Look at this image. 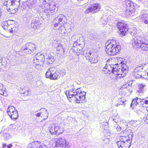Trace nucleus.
<instances>
[{
	"label": "nucleus",
	"instance_id": "nucleus-39",
	"mask_svg": "<svg viewBox=\"0 0 148 148\" xmlns=\"http://www.w3.org/2000/svg\"><path fill=\"white\" fill-rule=\"evenodd\" d=\"M84 56L87 58L90 57L91 55V53L90 51H84Z\"/></svg>",
	"mask_w": 148,
	"mask_h": 148
},
{
	"label": "nucleus",
	"instance_id": "nucleus-20",
	"mask_svg": "<svg viewBox=\"0 0 148 148\" xmlns=\"http://www.w3.org/2000/svg\"><path fill=\"white\" fill-rule=\"evenodd\" d=\"M38 17L36 16L33 18L32 20L31 26L34 29H39L40 25V23L38 21Z\"/></svg>",
	"mask_w": 148,
	"mask_h": 148
},
{
	"label": "nucleus",
	"instance_id": "nucleus-27",
	"mask_svg": "<svg viewBox=\"0 0 148 148\" xmlns=\"http://www.w3.org/2000/svg\"><path fill=\"white\" fill-rule=\"evenodd\" d=\"M43 63L41 62L39 63L38 62H34L33 65L36 68L40 69H41L43 67Z\"/></svg>",
	"mask_w": 148,
	"mask_h": 148
},
{
	"label": "nucleus",
	"instance_id": "nucleus-32",
	"mask_svg": "<svg viewBox=\"0 0 148 148\" xmlns=\"http://www.w3.org/2000/svg\"><path fill=\"white\" fill-rule=\"evenodd\" d=\"M81 44L80 43H78L77 42V41H75L74 42L73 44V46L72 47V49H73L74 50H76V49H75L76 48H78V49H79L78 48Z\"/></svg>",
	"mask_w": 148,
	"mask_h": 148
},
{
	"label": "nucleus",
	"instance_id": "nucleus-2",
	"mask_svg": "<svg viewBox=\"0 0 148 148\" xmlns=\"http://www.w3.org/2000/svg\"><path fill=\"white\" fill-rule=\"evenodd\" d=\"M20 0H5L3 7L10 13H15L18 11L20 5Z\"/></svg>",
	"mask_w": 148,
	"mask_h": 148
},
{
	"label": "nucleus",
	"instance_id": "nucleus-44",
	"mask_svg": "<svg viewBox=\"0 0 148 148\" xmlns=\"http://www.w3.org/2000/svg\"><path fill=\"white\" fill-rule=\"evenodd\" d=\"M144 121L146 123L148 124V114L147 117L145 118Z\"/></svg>",
	"mask_w": 148,
	"mask_h": 148
},
{
	"label": "nucleus",
	"instance_id": "nucleus-45",
	"mask_svg": "<svg viewBox=\"0 0 148 148\" xmlns=\"http://www.w3.org/2000/svg\"><path fill=\"white\" fill-rule=\"evenodd\" d=\"M34 114L36 115V116L39 117L41 116V112H39L37 113L36 114Z\"/></svg>",
	"mask_w": 148,
	"mask_h": 148
},
{
	"label": "nucleus",
	"instance_id": "nucleus-8",
	"mask_svg": "<svg viewBox=\"0 0 148 148\" xmlns=\"http://www.w3.org/2000/svg\"><path fill=\"white\" fill-rule=\"evenodd\" d=\"M128 69L127 66L125 64L122 66L121 69L117 67V68H115L113 70L115 75H118V76L120 78H122L126 75V74L128 72Z\"/></svg>",
	"mask_w": 148,
	"mask_h": 148
},
{
	"label": "nucleus",
	"instance_id": "nucleus-56",
	"mask_svg": "<svg viewBox=\"0 0 148 148\" xmlns=\"http://www.w3.org/2000/svg\"><path fill=\"white\" fill-rule=\"evenodd\" d=\"M1 134V133H0V134Z\"/></svg>",
	"mask_w": 148,
	"mask_h": 148
},
{
	"label": "nucleus",
	"instance_id": "nucleus-17",
	"mask_svg": "<svg viewBox=\"0 0 148 148\" xmlns=\"http://www.w3.org/2000/svg\"><path fill=\"white\" fill-rule=\"evenodd\" d=\"M100 8L101 6L100 4L95 3L93 4L91 7L87 8L85 11V13L86 14L90 12L93 13H96L99 11Z\"/></svg>",
	"mask_w": 148,
	"mask_h": 148
},
{
	"label": "nucleus",
	"instance_id": "nucleus-38",
	"mask_svg": "<svg viewBox=\"0 0 148 148\" xmlns=\"http://www.w3.org/2000/svg\"><path fill=\"white\" fill-rule=\"evenodd\" d=\"M137 104V102L136 101V99H134L132 100L130 106L132 108H134Z\"/></svg>",
	"mask_w": 148,
	"mask_h": 148
},
{
	"label": "nucleus",
	"instance_id": "nucleus-6",
	"mask_svg": "<svg viewBox=\"0 0 148 148\" xmlns=\"http://www.w3.org/2000/svg\"><path fill=\"white\" fill-rule=\"evenodd\" d=\"M146 66L142 65L136 67L134 70L133 75L136 78H141L143 79H147L145 75L146 72H145L146 70L145 67Z\"/></svg>",
	"mask_w": 148,
	"mask_h": 148
},
{
	"label": "nucleus",
	"instance_id": "nucleus-43",
	"mask_svg": "<svg viewBox=\"0 0 148 148\" xmlns=\"http://www.w3.org/2000/svg\"><path fill=\"white\" fill-rule=\"evenodd\" d=\"M129 84L128 83H126L125 84L123 85L122 88H125L127 87L129 85Z\"/></svg>",
	"mask_w": 148,
	"mask_h": 148
},
{
	"label": "nucleus",
	"instance_id": "nucleus-42",
	"mask_svg": "<svg viewBox=\"0 0 148 148\" xmlns=\"http://www.w3.org/2000/svg\"><path fill=\"white\" fill-rule=\"evenodd\" d=\"M76 35H73L71 38V40L73 41V42H75V41H76Z\"/></svg>",
	"mask_w": 148,
	"mask_h": 148
},
{
	"label": "nucleus",
	"instance_id": "nucleus-10",
	"mask_svg": "<svg viewBox=\"0 0 148 148\" xmlns=\"http://www.w3.org/2000/svg\"><path fill=\"white\" fill-rule=\"evenodd\" d=\"M36 50L35 45L33 43L29 42L24 45L22 48V52L25 53H34Z\"/></svg>",
	"mask_w": 148,
	"mask_h": 148
},
{
	"label": "nucleus",
	"instance_id": "nucleus-25",
	"mask_svg": "<svg viewBox=\"0 0 148 148\" xmlns=\"http://www.w3.org/2000/svg\"><path fill=\"white\" fill-rule=\"evenodd\" d=\"M116 68L114 67H112L110 65L107 66H106L105 68L103 69V71H105L107 72V73H110V72L111 71L112 73L115 74V73L113 72V69H114Z\"/></svg>",
	"mask_w": 148,
	"mask_h": 148
},
{
	"label": "nucleus",
	"instance_id": "nucleus-46",
	"mask_svg": "<svg viewBox=\"0 0 148 148\" xmlns=\"http://www.w3.org/2000/svg\"><path fill=\"white\" fill-rule=\"evenodd\" d=\"M142 101H143V102L145 103L146 104H148V101L147 100H145L144 99H143Z\"/></svg>",
	"mask_w": 148,
	"mask_h": 148
},
{
	"label": "nucleus",
	"instance_id": "nucleus-49",
	"mask_svg": "<svg viewBox=\"0 0 148 148\" xmlns=\"http://www.w3.org/2000/svg\"><path fill=\"white\" fill-rule=\"evenodd\" d=\"M103 24L104 25H105L107 24V22L106 21H105L104 23H103Z\"/></svg>",
	"mask_w": 148,
	"mask_h": 148
},
{
	"label": "nucleus",
	"instance_id": "nucleus-22",
	"mask_svg": "<svg viewBox=\"0 0 148 148\" xmlns=\"http://www.w3.org/2000/svg\"><path fill=\"white\" fill-rule=\"evenodd\" d=\"M45 59L47 64H52L54 61L53 57L50 54L45 55Z\"/></svg>",
	"mask_w": 148,
	"mask_h": 148
},
{
	"label": "nucleus",
	"instance_id": "nucleus-5",
	"mask_svg": "<svg viewBox=\"0 0 148 148\" xmlns=\"http://www.w3.org/2000/svg\"><path fill=\"white\" fill-rule=\"evenodd\" d=\"M65 72L62 71H58L54 68H51L48 69L46 73L47 78L52 80H56L59 78L62 74L63 76L65 74Z\"/></svg>",
	"mask_w": 148,
	"mask_h": 148
},
{
	"label": "nucleus",
	"instance_id": "nucleus-47",
	"mask_svg": "<svg viewBox=\"0 0 148 148\" xmlns=\"http://www.w3.org/2000/svg\"><path fill=\"white\" fill-rule=\"evenodd\" d=\"M7 147L8 148H10L12 147V144H9L7 146Z\"/></svg>",
	"mask_w": 148,
	"mask_h": 148
},
{
	"label": "nucleus",
	"instance_id": "nucleus-12",
	"mask_svg": "<svg viewBox=\"0 0 148 148\" xmlns=\"http://www.w3.org/2000/svg\"><path fill=\"white\" fill-rule=\"evenodd\" d=\"M7 114L12 120H16L18 117L17 111L13 106H10L7 109Z\"/></svg>",
	"mask_w": 148,
	"mask_h": 148
},
{
	"label": "nucleus",
	"instance_id": "nucleus-31",
	"mask_svg": "<svg viewBox=\"0 0 148 148\" xmlns=\"http://www.w3.org/2000/svg\"><path fill=\"white\" fill-rule=\"evenodd\" d=\"M8 22L7 21L3 22L2 26L4 29H9L8 27H10V26L11 25V24L10 25V24H8Z\"/></svg>",
	"mask_w": 148,
	"mask_h": 148
},
{
	"label": "nucleus",
	"instance_id": "nucleus-7",
	"mask_svg": "<svg viewBox=\"0 0 148 148\" xmlns=\"http://www.w3.org/2000/svg\"><path fill=\"white\" fill-rule=\"evenodd\" d=\"M36 1V0H28L27 1V6L29 10V13H27V15L29 18L34 16V14L37 11Z\"/></svg>",
	"mask_w": 148,
	"mask_h": 148
},
{
	"label": "nucleus",
	"instance_id": "nucleus-14",
	"mask_svg": "<svg viewBox=\"0 0 148 148\" xmlns=\"http://www.w3.org/2000/svg\"><path fill=\"white\" fill-rule=\"evenodd\" d=\"M56 6L54 5H50L49 6H47L42 10L44 12V14H45L48 17L50 15H53L55 13Z\"/></svg>",
	"mask_w": 148,
	"mask_h": 148
},
{
	"label": "nucleus",
	"instance_id": "nucleus-53",
	"mask_svg": "<svg viewBox=\"0 0 148 148\" xmlns=\"http://www.w3.org/2000/svg\"><path fill=\"white\" fill-rule=\"evenodd\" d=\"M113 120H114V122H115L116 123V121H115V119H113Z\"/></svg>",
	"mask_w": 148,
	"mask_h": 148
},
{
	"label": "nucleus",
	"instance_id": "nucleus-9",
	"mask_svg": "<svg viewBox=\"0 0 148 148\" xmlns=\"http://www.w3.org/2000/svg\"><path fill=\"white\" fill-rule=\"evenodd\" d=\"M136 4L133 2H126V6L127 9L126 10L125 14L127 16H132L134 15L135 6Z\"/></svg>",
	"mask_w": 148,
	"mask_h": 148
},
{
	"label": "nucleus",
	"instance_id": "nucleus-24",
	"mask_svg": "<svg viewBox=\"0 0 148 148\" xmlns=\"http://www.w3.org/2000/svg\"><path fill=\"white\" fill-rule=\"evenodd\" d=\"M42 109L43 110V112H41V116L43 118V120H45L48 118L49 114V112L45 108H42Z\"/></svg>",
	"mask_w": 148,
	"mask_h": 148
},
{
	"label": "nucleus",
	"instance_id": "nucleus-19",
	"mask_svg": "<svg viewBox=\"0 0 148 148\" xmlns=\"http://www.w3.org/2000/svg\"><path fill=\"white\" fill-rule=\"evenodd\" d=\"M79 90L71 88L69 90H67L66 92V95L68 98H71L73 97L75 98L76 95L79 93L80 91Z\"/></svg>",
	"mask_w": 148,
	"mask_h": 148
},
{
	"label": "nucleus",
	"instance_id": "nucleus-51",
	"mask_svg": "<svg viewBox=\"0 0 148 148\" xmlns=\"http://www.w3.org/2000/svg\"><path fill=\"white\" fill-rule=\"evenodd\" d=\"M131 135L132 136V135H133V132H131Z\"/></svg>",
	"mask_w": 148,
	"mask_h": 148
},
{
	"label": "nucleus",
	"instance_id": "nucleus-26",
	"mask_svg": "<svg viewBox=\"0 0 148 148\" xmlns=\"http://www.w3.org/2000/svg\"><path fill=\"white\" fill-rule=\"evenodd\" d=\"M146 84L145 83L140 84L138 85V92L140 93L143 92L146 87Z\"/></svg>",
	"mask_w": 148,
	"mask_h": 148
},
{
	"label": "nucleus",
	"instance_id": "nucleus-30",
	"mask_svg": "<svg viewBox=\"0 0 148 148\" xmlns=\"http://www.w3.org/2000/svg\"><path fill=\"white\" fill-rule=\"evenodd\" d=\"M58 30L60 33L61 34H64L66 33V29L64 26L61 25L60 27L59 28Z\"/></svg>",
	"mask_w": 148,
	"mask_h": 148
},
{
	"label": "nucleus",
	"instance_id": "nucleus-18",
	"mask_svg": "<svg viewBox=\"0 0 148 148\" xmlns=\"http://www.w3.org/2000/svg\"><path fill=\"white\" fill-rule=\"evenodd\" d=\"M65 17L64 15L62 14H60L58 17L55 18L54 20L55 24L54 26L56 27L58 26V24L61 25L65 23L64 19Z\"/></svg>",
	"mask_w": 148,
	"mask_h": 148
},
{
	"label": "nucleus",
	"instance_id": "nucleus-36",
	"mask_svg": "<svg viewBox=\"0 0 148 148\" xmlns=\"http://www.w3.org/2000/svg\"><path fill=\"white\" fill-rule=\"evenodd\" d=\"M126 101L124 97L120 98L119 99L118 102L119 105H123L124 104L125 102Z\"/></svg>",
	"mask_w": 148,
	"mask_h": 148
},
{
	"label": "nucleus",
	"instance_id": "nucleus-33",
	"mask_svg": "<svg viewBox=\"0 0 148 148\" xmlns=\"http://www.w3.org/2000/svg\"><path fill=\"white\" fill-rule=\"evenodd\" d=\"M110 141L109 139L106 136L103 137L102 139V142L104 144H108Z\"/></svg>",
	"mask_w": 148,
	"mask_h": 148
},
{
	"label": "nucleus",
	"instance_id": "nucleus-34",
	"mask_svg": "<svg viewBox=\"0 0 148 148\" xmlns=\"http://www.w3.org/2000/svg\"><path fill=\"white\" fill-rule=\"evenodd\" d=\"M131 141L128 140V141L124 142V148H129L131 145Z\"/></svg>",
	"mask_w": 148,
	"mask_h": 148
},
{
	"label": "nucleus",
	"instance_id": "nucleus-50",
	"mask_svg": "<svg viewBox=\"0 0 148 148\" xmlns=\"http://www.w3.org/2000/svg\"><path fill=\"white\" fill-rule=\"evenodd\" d=\"M119 105V103H118V104H116L115 105V106H118Z\"/></svg>",
	"mask_w": 148,
	"mask_h": 148
},
{
	"label": "nucleus",
	"instance_id": "nucleus-55",
	"mask_svg": "<svg viewBox=\"0 0 148 148\" xmlns=\"http://www.w3.org/2000/svg\"><path fill=\"white\" fill-rule=\"evenodd\" d=\"M146 74H147V75H148V73L146 72Z\"/></svg>",
	"mask_w": 148,
	"mask_h": 148
},
{
	"label": "nucleus",
	"instance_id": "nucleus-4",
	"mask_svg": "<svg viewBox=\"0 0 148 148\" xmlns=\"http://www.w3.org/2000/svg\"><path fill=\"white\" fill-rule=\"evenodd\" d=\"M132 45L133 47L140 48L143 51H148V43L141 36H137L132 40Z\"/></svg>",
	"mask_w": 148,
	"mask_h": 148
},
{
	"label": "nucleus",
	"instance_id": "nucleus-54",
	"mask_svg": "<svg viewBox=\"0 0 148 148\" xmlns=\"http://www.w3.org/2000/svg\"><path fill=\"white\" fill-rule=\"evenodd\" d=\"M134 126H136V125H134Z\"/></svg>",
	"mask_w": 148,
	"mask_h": 148
},
{
	"label": "nucleus",
	"instance_id": "nucleus-29",
	"mask_svg": "<svg viewBox=\"0 0 148 148\" xmlns=\"http://www.w3.org/2000/svg\"><path fill=\"white\" fill-rule=\"evenodd\" d=\"M5 89L3 87V85L0 84V94L2 95L5 96L6 94H5Z\"/></svg>",
	"mask_w": 148,
	"mask_h": 148
},
{
	"label": "nucleus",
	"instance_id": "nucleus-1",
	"mask_svg": "<svg viewBox=\"0 0 148 148\" xmlns=\"http://www.w3.org/2000/svg\"><path fill=\"white\" fill-rule=\"evenodd\" d=\"M106 53L110 56L118 54L121 49V46L113 39L108 40L106 43Z\"/></svg>",
	"mask_w": 148,
	"mask_h": 148
},
{
	"label": "nucleus",
	"instance_id": "nucleus-28",
	"mask_svg": "<svg viewBox=\"0 0 148 148\" xmlns=\"http://www.w3.org/2000/svg\"><path fill=\"white\" fill-rule=\"evenodd\" d=\"M56 49L57 51H60V53L61 54H63L64 52V49L62 48L61 44L58 45V46L57 47Z\"/></svg>",
	"mask_w": 148,
	"mask_h": 148
},
{
	"label": "nucleus",
	"instance_id": "nucleus-11",
	"mask_svg": "<svg viewBox=\"0 0 148 148\" xmlns=\"http://www.w3.org/2000/svg\"><path fill=\"white\" fill-rule=\"evenodd\" d=\"M49 131L52 135L55 134L56 135H59L63 132L64 130L63 128L60 126L52 124L50 125Z\"/></svg>",
	"mask_w": 148,
	"mask_h": 148
},
{
	"label": "nucleus",
	"instance_id": "nucleus-23",
	"mask_svg": "<svg viewBox=\"0 0 148 148\" xmlns=\"http://www.w3.org/2000/svg\"><path fill=\"white\" fill-rule=\"evenodd\" d=\"M86 59L91 63H96L98 62L97 56L96 55H92L90 57L86 58Z\"/></svg>",
	"mask_w": 148,
	"mask_h": 148
},
{
	"label": "nucleus",
	"instance_id": "nucleus-13",
	"mask_svg": "<svg viewBox=\"0 0 148 148\" xmlns=\"http://www.w3.org/2000/svg\"><path fill=\"white\" fill-rule=\"evenodd\" d=\"M139 22H143L145 24L148 23V11L145 10L142 11L139 17L136 18Z\"/></svg>",
	"mask_w": 148,
	"mask_h": 148
},
{
	"label": "nucleus",
	"instance_id": "nucleus-52",
	"mask_svg": "<svg viewBox=\"0 0 148 148\" xmlns=\"http://www.w3.org/2000/svg\"><path fill=\"white\" fill-rule=\"evenodd\" d=\"M1 64L2 65H3V64H2V63H1L0 62V65H1Z\"/></svg>",
	"mask_w": 148,
	"mask_h": 148
},
{
	"label": "nucleus",
	"instance_id": "nucleus-15",
	"mask_svg": "<svg viewBox=\"0 0 148 148\" xmlns=\"http://www.w3.org/2000/svg\"><path fill=\"white\" fill-rule=\"evenodd\" d=\"M77 90H79L80 91L76 95L75 97V101L77 103H80V101L83 100L85 99L86 93L82 90L81 88H77Z\"/></svg>",
	"mask_w": 148,
	"mask_h": 148
},
{
	"label": "nucleus",
	"instance_id": "nucleus-40",
	"mask_svg": "<svg viewBox=\"0 0 148 148\" xmlns=\"http://www.w3.org/2000/svg\"><path fill=\"white\" fill-rule=\"evenodd\" d=\"M128 140H130L128 138V137L121 136V137L120 140L119 141H123V142H125L128 141Z\"/></svg>",
	"mask_w": 148,
	"mask_h": 148
},
{
	"label": "nucleus",
	"instance_id": "nucleus-35",
	"mask_svg": "<svg viewBox=\"0 0 148 148\" xmlns=\"http://www.w3.org/2000/svg\"><path fill=\"white\" fill-rule=\"evenodd\" d=\"M3 136L4 139L7 140L12 137V136L9 133H4L3 134Z\"/></svg>",
	"mask_w": 148,
	"mask_h": 148
},
{
	"label": "nucleus",
	"instance_id": "nucleus-16",
	"mask_svg": "<svg viewBox=\"0 0 148 148\" xmlns=\"http://www.w3.org/2000/svg\"><path fill=\"white\" fill-rule=\"evenodd\" d=\"M27 148H47V147L40 142L35 141L31 142Z\"/></svg>",
	"mask_w": 148,
	"mask_h": 148
},
{
	"label": "nucleus",
	"instance_id": "nucleus-48",
	"mask_svg": "<svg viewBox=\"0 0 148 148\" xmlns=\"http://www.w3.org/2000/svg\"><path fill=\"white\" fill-rule=\"evenodd\" d=\"M2 146H3V147H5L7 145L5 143H3V144Z\"/></svg>",
	"mask_w": 148,
	"mask_h": 148
},
{
	"label": "nucleus",
	"instance_id": "nucleus-3",
	"mask_svg": "<svg viewBox=\"0 0 148 148\" xmlns=\"http://www.w3.org/2000/svg\"><path fill=\"white\" fill-rule=\"evenodd\" d=\"M117 27L121 32V34L123 36L125 35V33L128 30L130 31V34L134 36L133 40L137 36H138L139 30H137L135 27H133L132 29H129L128 26L125 23L122 22H119L117 23Z\"/></svg>",
	"mask_w": 148,
	"mask_h": 148
},
{
	"label": "nucleus",
	"instance_id": "nucleus-41",
	"mask_svg": "<svg viewBox=\"0 0 148 148\" xmlns=\"http://www.w3.org/2000/svg\"><path fill=\"white\" fill-rule=\"evenodd\" d=\"M136 99V101L137 102V104H138L139 103H142V102H143V101H142L143 99H139L138 97L136 98L135 99Z\"/></svg>",
	"mask_w": 148,
	"mask_h": 148
},
{
	"label": "nucleus",
	"instance_id": "nucleus-21",
	"mask_svg": "<svg viewBox=\"0 0 148 148\" xmlns=\"http://www.w3.org/2000/svg\"><path fill=\"white\" fill-rule=\"evenodd\" d=\"M45 56L41 53H38L35 56L34 59V62H42L44 61Z\"/></svg>",
	"mask_w": 148,
	"mask_h": 148
},
{
	"label": "nucleus",
	"instance_id": "nucleus-37",
	"mask_svg": "<svg viewBox=\"0 0 148 148\" xmlns=\"http://www.w3.org/2000/svg\"><path fill=\"white\" fill-rule=\"evenodd\" d=\"M123 142V141H118L116 142L119 148H124V142Z\"/></svg>",
	"mask_w": 148,
	"mask_h": 148
}]
</instances>
